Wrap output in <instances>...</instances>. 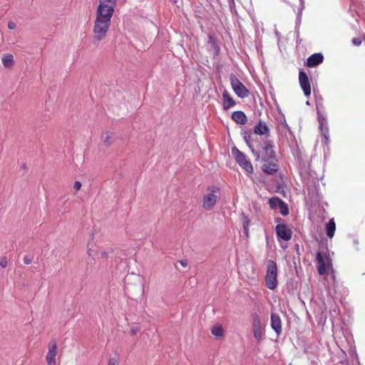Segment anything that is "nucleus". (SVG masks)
Returning <instances> with one entry per match:
<instances>
[{
  "label": "nucleus",
  "mask_w": 365,
  "mask_h": 365,
  "mask_svg": "<svg viewBox=\"0 0 365 365\" xmlns=\"http://www.w3.org/2000/svg\"><path fill=\"white\" fill-rule=\"evenodd\" d=\"M117 0H99L93 28V41L98 44L109 31Z\"/></svg>",
  "instance_id": "f257e3e1"
},
{
  "label": "nucleus",
  "mask_w": 365,
  "mask_h": 365,
  "mask_svg": "<svg viewBox=\"0 0 365 365\" xmlns=\"http://www.w3.org/2000/svg\"><path fill=\"white\" fill-rule=\"evenodd\" d=\"M246 144L251 150L257 160L261 158L262 161L276 158L274 150V143L266 135L265 139L259 140L255 135H252L250 130L244 131L242 133Z\"/></svg>",
  "instance_id": "f03ea898"
},
{
  "label": "nucleus",
  "mask_w": 365,
  "mask_h": 365,
  "mask_svg": "<svg viewBox=\"0 0 365 365\" xmlns=\"http://www.w3.org/2000/svg\"><path fill=\"white\" fill-rule=\"evenodd\" d=\"M277 263L269 259L267 264V272L265 275V284L268 289L273 290L277 286Z\"/></svg>",
  "instance_id": "7ed1b4c3"
},
{
  "label": "nucleus",
  "mask_w": 365,
  "mask_h": 365,
  "mask_svg": "<svg viewBox=\"0 0 365 365\" xmlns=\"http://www.w3.org/2000/svg\"><path fill=\"white\" fill-rule=\"evenodd\" d=\"M207 191L208 193L203 196L202 207L205 210H212L217 203L218 199L217 194L220 192V188L211 185L207 187Z\"/></svg>",
  "instance_id": "20e7f679"
},
{
  "label": "nucleus",
  "mask_w": 365,
  "mask_h": 365,
  "mask_svg": "<svg viewBox=\"0 0 365 365\" xmlns=\"http://www.w3.org/2000/svg\"><path fill=\"white\" fill-rule=\"evenodd\" d=\"M317 262V270L320 275L326 274L332 269V263L330 257L326 252H318L316 256Z\"/></svg>",
  "instance_id": "39448f33"
},
{
  "label": "nucleus",
  "mask_w": 365,
  "mask_h": 365,
  "mask_svg": "<svg viewBox=\"0 0 365 365\" xmlns=\"http://www.w3.org/2000/svg\"><path fill=\"white\" fill-rule=\"evenodd\" d=\"M282 221L280 217L274 218V222L278 223L275 227L276 235L279 241L282 240L287 242L292 239V231L285 223H281Z\"/></svg>",
  "instance_id": "423d86ee"
},
{
  "label": "nucleus",
  "mask_w": 365,
  "mask_h": 365,
  "mask_svg": "<svg viewBox=\"0 0 365 365\" xmlns=\"http://www.w3.org/2000/svg\"><path fill=\"white\" fill-rule=\"evenodd\" d=\"M232 154L234 155L237 164L246 170L248 173H253V167L250 160L247 159L246 155L238 150L236 147L232 148Z\"/></svg>",
  "instance_id": "0eeeda50"
},
{
  "label": "nucleus",
  "mask_w": 365,
  "mask_h": 365,
  "mask_svg": "<svg viewBox=\"0 0 365 365\" xmlns=\"http://www.w3.org/2000/svg\"><path fill=\"white\" fill-rule=\"evenodd\" d=\"M230 81L231 86L235 94L240 98H245L248 96L249 91L244 84L233 73L230 74Z\"/></svg>",
  "instance_id": "6e6552de"
},
{
  "label": "nucleus",
  "mask_w": 365,
  "mask_h": 365,
  "mask_svg": "<svg viewBox=\"0 0 365 365\" xmlns=\"http://www.w3.org/2000/svg\"><path fill=\"white\" fill-rule=\"evenodd\" d=\"M319 182L312 181L307 186V195L312 202L318 203L321 201L322 195L319 191Z\"/></svg>",
  "instance_id": "1a4fd4ad"
},
{
  "label": "nucleus",
  "mask_w": 365,
  "mask_h": 365,
  "mask_svg": "<svg viewBox=\"0 0 365 365\" xmlns=\"http://www.w3.org/2000/svg\"><path fill=\"white\" fill-rule=\"evenodd\" d=\"M262 170L267 175H274L279 170L278 160L276 158L262 161Z\"/></svg>",
  "instance_id": "9d476101"
},
{
  "label": "nucleus",
  "mask_w": 365,
  "mask_h": 365,
  "mask_svg": "<svg viewBox=\"0 0 365 365\" xmlns=\"http://www.w3.org/2000/svg\"><path fill=\"white\" fill-rule=\"evenodd\" d=\"M299 81L304 96L309 97L311 95L310 81L307 74L303 71L299 73Z\"/></svg>",
  "instance_id": "9b49d317"
},
{
  "label": "nucleus",
  "mask_w": 365,
  "mask_h": 365,
  "mask_svg": "<svg viewBox=\"0 0 365 365\" xmlns=\"http://www.w3.org/2000/svg\"><path fill=\"white\" fill-rule=\"evenodd\" d=\"M48 351L46 356L47 365H56V357L58 354V346L56 341H51L48 346Z\"/></svg>",
  "instance_id": "f8f14e48"
},
{
  "label": "nucleus",
  "mask_w": 365,
  "mask_h": 365,
  "mask_svg": "<svg viewBox=\"0 0 365 365\" xmlns=\"http://www.w3.org/2000/svg\"><path fill=\"white\" fill-rule=\"evenodd\" d=\"M252 327L254 337L258 342L261 341L262 339V324L257 314L253 315Z\"/></svg>",
  "instance_id": "ddd939ff"
},
{
  "label": "nucleus",
  "mask_w": 365,
  "mask_h": 365,
  "mask_svg": "<svg viewBox=\"0 0 365 365\" xmlns=\"http://www.w3.org/2000/svg\"><path fill=\"white\" fill-rule=\"evenodd\" d=\"M318 120H319V128L320 130L322 135L324 138V143H328L329 142V128L327 121L325 118L322 117L318 113Z\"/></svg>",
  "instance_id": "4468645a"
},
{
  "label": "nucleus",
  "mask_w": 365,
  "mask_h": 365,
  "mask_svg": "<svg viewBox=\"0 0 365 365\" xmlns=\"http://www.w3.org/2000/svg\"><path fill=\"white\" fill-rule=\"evenodd\" d=\"M269 133V128L265 124H262L261 121H259L255 127H254V133H252V135H255L257 138H259V140H263L265 139V137H262L263 135H265Z\"/></svg>",
  "instance_id": "2eb2a0df"
},
{
  "label": "nucleus",
  "mask_w": 365,
  "mask_h": 365,
  "mask_svg": "<svg viewBox=\"0 0 365 365\" xmlns=\"http://www.w3.org/2000/svg\"><path fill=\"white\" fill-rule=\"evenodd\" d=\"M271 327L279 336L282 333V321L279 316L276 313H271Z\"/></svg>",
  "instance_id": "dca6fc26"
},
{
  "label": "nucleus",
  "mask_w": 365,
  "mask_h": 365,
  "mask_svg": "<svg viewBox=\"0 0 365 365\" xmlns=\"http://www.w3.org/2000/svg\"><path fill=\"white\" fill-rule=\"evenodd\" d=\"M324 60V56L320 53H316L311 55L307 61V65L309 67H314L322 63Z\"/></svg>",
  "instance_id": "f3484780"
},
{
  "label": "nucleus",
  "mask_w": 365,
  "mask_h": 365,
  "mask_svg": "<svg viewBox=\"0 0 365 365\" xmlns=\"http://www.w3.org/2000/svg\"><path fill=\"white\" fill-rule=\"evenodd\" d=\"M222 98H223L222 107H223L224 110H227L230 108L235 106L236 104L235 100L232 98V97L229 94V93L226 90H225L222 93Z\"/></svg>",
  "instance_id": "a211bd4d"
},
{
  "label": "nucleus",
  "mask_w": 365,
  "mask_h": 365,
  "mask_svg": "<svg viewBox=\"0 0 365 365\" xmlns=\"http://www.w3.org/2000/svg\"><path fill=\"white\" fill-rule=\"evenodd\" d=\"M232 119L240 125H245L247 120L245 113L241 110L234 111L232 114Z\"/></svg>",
  "instance_id": "6ab92c4d"
},
{
  "label": "nucleus",
  "mask_w": 365,
  "mask_h": 365,
  "mask_svg": "<svg viewBox=\"0 0 365 365\" xmlns=\"http://www.w3.org/2000/svg\"><path fill=\"white\" fill-rule=\"evenodd\" d=\"M3 66L6 68H11L14 64V56L11 53H5L1 58Z\"/></svg>",
  "instance_id": "aec40b11"
},
{
  "label": "nucleus",
  "mask_w": 365,
  "mask_h": 365,
  "mask_svg": "<svg viewBox=\"0 0 365 365\" xmlns=\"http://www.w3.org/2000/svg\"><path fill=\"white\" fill-rule=\"evenodd\" d=\"M336 230V224L334 218L331 219L326 225V234L329 238H332Z\"/></svg>",
  "instance_id": "412c9836"
},
{
  "label": "nucleus",
  "mask_w": 365,
  "mask_h": 365,
  "mask_svg": "<svg viewBox=\"0 0 365 365\" xmlns=\"http://www.w3.org/2000/svg\"><path fill=\"white\" fill-rule=\"evenodd\" d=\"M283 200L277 196L272 197L269 200V205L271 209L279 208Z\"/></svg>",
  "instance_id": "4be33fe9"
},
{
  "label": "nucleus",
  "mask_w": 365,
  "mask_h": 365,
  "mask_svg": "<svg viewBox=\"0 0 365 365\" xmlns=\"http://www.w3.org/2000/svg\"><path fill=\"white\" fill-rule=\"evenodd\" d=\"M211 333L216 337H220L223 335L224 331L222 325L217 324L214 326L211 329Z\"/></svg>",
  "instance_id": "5701e85b"
},
{
  "label": "nucleus",
  "mask_w": 365,
  "mask_h": 365,
  "mask_svg": "<svg viewBox=\"0 0 365 365\" xmlns=\"http://www.w3.org/2000/svg\"><path fill=\"white\" fill-rule=\"evenodd\" d=\"M101 139L105 143L106 145L108 146L111 145L113 140H112V133L106 131L105 133H102Z\"/></svg>",
  "instance_id": "b1692460"
},
{
  "label": "nucleus",
  "mask_w": 365,
  "mask_h": 365,
  "mask_svg": "<svg viewBox=\"0 0 365 365\" xmlns=\"http://www.w3.org/2000/svg\"><path fill=\"white\" fill-rule=\"evenodd\" d=\"M279 212L283 215L286 216L289 214V207L287 203L283 201L281 205L279 206Z\"/></svg>",
  "instance_id": "393cba45"
},
{
  "label": "nucleus",
  "mask_w": 365,
  "mask_h": 365,
  "mask_svg": "<svg viewBox=\"0 0 365 365\" xmlns=\"http://www.w3.org/2000/svg\"><path fill=\"white\" fill-rule=\"evenodd\" d=\"M248 225H249V218L247 216L244 215V217H243V227H244L245 232L246 233L247 232Z\"/></svg>",
  "instance_id": "a878e982"
},
{
  "label": "nucleus",
  "mask_w": 365,
  "mask_h": 365,
  "mask_svg": "<svg viewBox=\"0 0 365 365\" xmlns=\"http://www.w3.org/2000/svg\"><path fill=\"white\" fill-rule=\"evenodd\" d=\"M108 365H119L118 360L115 358H110L108 360Z\"/></svg>",
  "instance_id": "bb28decb"
},
{
  "label": "nucleus",
  "mask_w": 365,
  "mask_h": 365,
  "mask_svg": "<svg viewBox=\"0 0 365 365\" xmlns=\"http://www.w3.org/2000/svg\"><path fill=\"white\" fill-rule=\"evenodd\" d=\"M8 264V262L6 257H3L0 259V267L2 268L6 267Z\"/></svg>",
  "instance_id": "cd10ccee"
},
{
  "label": "nucleus",
  "mask_w": 365,
  "mask_h": 365,
  "mask_svg": "<svg viewBox=\"0 0 365 365\" xmlns=\"http://www.w3.org/2000/svg\"><path fill=\"white\" fill-rule=\"evenodd\" d=\"M97 255H99L101 258L107 259L108 256V253L106 251H101L96 254Z\"/></svg>",
  "instance_id": "c85d7f7f"
},
{
  "label": "nucleus",
  "mask_w": 365,
  "mask_h": 365,
  "mask_svg": "<svg viewBox=\"0 0 365 365\" xmlns=\"http://www.w3.org/2000/svg\"><path fill=\"white\" fill-rule=\"evenodd\" d=\"M16 24L15 22H14L12 21H9L8 22V28H9V29L13 30V29H16Z\"/></svg>",
  "instance_id": "c756f323"
},
{
  "label": "nucleus",
  "mask_w": 365,
  "mask_h": 365,
  "mask_svg": "<svg viewBox=\"0 0 365 365\" xmlns=\"http://www.w3.org/2000/svg\"><path fill=\"white\" fill-rule=\"evenodd\" d=\"M352 43L355 45V46H360L361 44V40L359 38H354L352 39Z\"/></svg>",
  "instance_id": "7c9ffc66"
},
{
  "label": "nucleus",
  "mask_w": 365,
  "mask_h": 365,
  "mask_svg": "<svg viewBox=\"0 0 365 365\" xmlns=\"http://www.w3.org/2000/svg\"><path fill=\"white\" fill-rule=\"evenodd\" d=\"M23 261L26 264H30L32 262L31 259L28 256H25L23 259Z\"/></svg>",
  "instance_id": "2f4dec72"
},
{
  "label": "nucleus",
  "mask_w": 365,
  "mask_h": 365,
  "mask_svg": "<svg viewBox=\"0 0 365 365\" xmlns=\"http://www.w3.org/2000/svg\"><path fill=\"white\" fill-rule=\"evenodd\" d=\"M81 187V183L79 181H76L73 185V188L76 190H80Z\"/></svg>",
  "instance_id": "473e14b6"
},
{
  "label": "nucleus",
  "mask_w": 365,
  "mask_h": 365,
  "mask_svg": "<svg viewBox=\"0 0 365 365\" xmlns=\"http://www.w3.org/2000/svg\"><path fill=\"white\" fill-rule=\"evenodd\" d=\"M299 1H300V6L299 8V13L302 12V11L303 10V9L304 7V0H299Z\"/></svg>",
  "instance_id": "72a5a7b5"
},
{
  "label": "nucleus",
  "mask_w": 365,
  "mask_h": 365,
  "mask_svg": "<svg viewBox=\"0 0 365 365\" xmlns=\"http://www.w3.org/2000/svg\"><path fill=\"white\" fill-rule=\"evenodd\" d=\"M88 255L89 257H92L93 258L94 254L93 253V250L91 247L88 246Z\"/></svg>",
  "instance_id": "f704fd0d"
},
{
  "label": "nucleus",
  "mask_w": 365,
  "mask_h": 365,
  "mask_svg": "<svg viewBox=\"0 0 365 365\" xmlns=\"http://www.w3.org/2000/svg\"><path fill=\"white\" fill-rule=\"evenodd\" d=\"M130 331H131L132 334L135 335L137 333V331H138V329L137 328H132Z\"/></svg>",
  "instance_id": "c9c22d12"
},
{
  "label": "nucleus",
  "mask_w": 365,
  "mask_h": 365,
  "mask_svg": "<svg viewBox=\"0 0 365 365\" xmlns=\"http://www.w3.org/2000/svg\"><path fill=\"white\" fill-rule=\"evenodd\" d=\"M181 264L185 267L186 266L187 263L185 262L182 261Z\"/></svg>",
  "instance_id": "e433bc0d"
},
{
  "label": "nucleus",
  "mask_w": 365,
  "mask_h": 365,
  "mask_svg": "<svg viewBox=\"0 0 365 365\" xmlns=\"http://www.w3.org/2000/svg\"><path fill=\"white\" fill-rule=\"evenodd\" d=\"M306 104H307V105H309V101H307L306 102Z\"/></svg>",
  "instance_id": "4c0bfd02"
}]
</instances>
